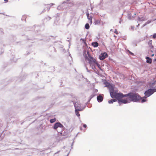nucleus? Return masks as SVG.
<instances>
[{
  "label": "nucleus",
  "instance_id": "1",
  "mask_svg": "<svg viewBox=\"0 0 156 156\" xmlns=\"http://www.w3.org/2000/svg\"><path fill=\"white\" fill-rule=\"evenodd\" d=\"M126 97L131 101L133 102H140L142 98L139 94L136 93L129 92L126 94Z\"/></svg>",
  "mask_w": 156,
  "mask_h": 156
},
{
  "label": "nucleus",
  "instance_id": "2",
  "mask_svg": "<svg viewBox=\"0 0 156 156\" xmlns=\"http://www.w3.org/2000/svg\"><path fill=\"white\" fill-rule=\"evenodd\" d=\"M87 53L89 58L87 56L86 51H84L83 52V55L86 59L89 61V63L92 69H93L95 67V64L96 65V60L93 57L91 56L89 51H87Z\"/></svg>",
  "mask_w": 156,
  "mask_h": 156
},
{
  "label": "nucleus",
  "instance_id": "3",
  "mask_svg": "<svg viewBox=\"0 0 156 156\" xmlns=\"http://www.w3.org/2000/svg\"><path fill=\"white\" fill-rule=\"evenodd\" d=\"M71 102L73 104L75 107V109H76H76H82V110H83L84 109L85 107H86L85 106L83 107H81V105L80 104L75 102L74 101H71Z\"/></svg>",
  "mask_w": 156,
  "mask_h": 156
},
{
  "label": "nucleus",
  "instance_id": "4",
  "mask_svg": "<svg viewBox=\"0 0 156 156\" xmlns=\"http://www.w3.org/2000/svg\"><path fill=\"white\" fill-rule=\"evenodd\" d=\"M53 128L54 129L56 130L58 128H62V129L64 128V127L60 122H58L54 124Z\"/></svg>",
  "mask_w": 156,
  "mask_h": 156
},
{
  "label": "nucleus",
  "instance_id": "5",
  "mask_svg": "<svg viewBox=\"0 0 156 156\" xmlns=\"http://www.w3.org/2000/svg\"><path fill=\"white\" fill-rule=\"evenodd\" d=\"M124 97H126V94H123L122 93H117L115 98L119 102V100H121L122 98Z\"/></svg>",
  "mask_w": 156,
  "mask_h": 156
},
{
  "label": "nucleus",
  "instance_id": "6",
  "mask_svg": "<svg viewBox=\"0 0 156 156\" xmlns=\"http://www.w3.org/2000/svg\"><path fill=\"white\" fill-rule=\"evenodd\" d=\"M70 0H67L66 1H65L63 2L60 5H59L57 7V9H58L60 10L61 9H64L65 8H66L67 7H63L64 5H66V6H67V5L68 4V3L69 2V1H70Z\"/></svg>",
  "mask_w": 156,
  "mask_h": 156
},
{
  "label": "nucleus",
  "instance_id": "7",
  "mask_svg": "<svg viewBox=\"0 0 156 156\" xmlns=\"http://www.w3.org/2000/svg\"><path fill=\"white\" fill-rule=\"evenodd\" d=\"M108 54L105 52L102 53L99 55V58L101 60H103L108 57Z\"/></svg>",
  "mask_w": 156,
  "mask_h": 156
},
{
  "label": "nucleus",
  "instance_id": "8",
  "mask_svg": "<svg viewBox=\"0 0 156 156\" xmlns=\"http://www.w3.org/2000/svg\"><path fill=\"white\" fill-rule=\"evenodd\" d=\"M111 90L112 91H110V95L111 97L112 98H115L117 93L115 91H114L113 87L111 89Z\"/></svg>",
  "mask_w": 156,
  "mask_h": 156
},
{
  "label": "nucleus",
  "instance_id": "9",
  "mask_svg": "<svg viewBox=\"0 0 156 156\" xmlns=\"http://www.w3.org/2000/svg\"><path fill=\"white\" fill-rule=\"evenodd\" d=\"M144 94L145 96L148 97L152 94L151 91L150 90V88L145 91Z\"/></svg>",
  "mask_w": 156,
  "mask_h": 156
},
{
  "label": "nucleus",
  "instance_id": "10",
  "mask_svg": "<svg viewBox=\"0 0 156 156\" xmlns=\"http://www.w3.org/2000/svg\"><path fill=\"white\" fill-rule=\"evenodd\" d=\"M130 102V101L127 99H122L121 100H119V103L120 104V103L124 104H127Z\"/></svg>",
  "mask_w": 156,
  "mask_h": 156
},
{
  "label": "nucleus",
  "instance_id": "11",
  "mask_svg": "<svg viewBox=\"0 0 156 156\" xmlns=\"http://www.w3.org/2000/svg\"><path fill=\"white\" fill-rule=\"evenodd\" d=\"M97 100L98 102H101L103 100V98L101 94H100L97 96Z\"/></svg>",
  "mask_w": 156,
  "mask_h": 156
},
{
  "label": "nucleus",
  "instance_id": "12",
  "mask_svg": "<svg viewBox=\"0 0 156 156\" xmlns=\"http://www.w3.org/2000/svg\"><path fill=\"white\" fill-rule=\"evenodd\" d=\"M145 58L146 59V62L149 64H151L152 62V60L151 58L149 57H146Z\"/></svg>",
  "mask_w": 156,
  "mask_h": 156
},
{
  "label": "nucleus",
  "instance_id": "13",
  "mask_svg": "<svg viewBox=\"0 0 156 156\" xmlns=\"http://www.w3.org/2000/svg\"><path fill=\"white\" fill-rule=\"evenodd\" d=\"M147 20L146 17L145 16H143L141 17H138V20L139 21H143Z\"/></svg>",
  "mask_w": 156,
  "mask_h": 156
},
{
  "label": "nucleus",
  "instance_id": "14",
  "mask_svg": "<svg viewBox=\"0 0 156 156\" xmlns=\"http://www.w3.org/2000/svg\"><path fill=\"white\" fill-rule=\"evenodd\" d=\"M104 83L105 85V87H107L109 88L111 87H112V86L111 85V84L109 82L107 81L105 82Z\"/></svg>",
  "mask_w": 156,
  "mask_h": 156
},
{
  "label": "nucleus",
  "instance_id": "15",
  "mask_svg": "<svg viewBox=\"0 0 156 156\" xmlns=\"http://www.w3.org/2000/svg\"><path fill=\"white\" fill-rule=\"evenodd\" d=\"M96 93H94V92H93V93H92V94L90 96V98H89V99L88 102H87V104L88 102H89L90 100H91V99L93 98L94 97V96H95L96 95Z\"/></svg>",
  "mask_w": 156,
  "mask_h": 156
},
{
  "label": "nucleus",
  "instance_id": "16",
  "mask_svg": "<svg viewBox=\"0 0 156 156\" xmlns=\"http://www.w3.org/2000/svg\"><path fill=\"white\" fill-rule=\"evenodd\" d=\"M86 15L87 17V19L90 20V23H92V17L91 16H90L89 13L88 12L86 13Z\"/></svg>",
  "mask_w": 156,
  "mask_h": 156
},
{
  "label": "nucleus",
  "instance_id": "17",
  "mask_svg": "<svg viewBox=\"0 0 156 156\" xmlns=\"http://www.w3.org/2000/svg\"><path fill=\"white\" fill-rule=\"evenodd\" d=\"M75 113L76 115L78 116L79 117L80 116V115L79 112V111H82V109H75Z\"/></svg>",
  "mask_w": 156,
  "mask_h": 156
},
{
  "label": "nucleus",
  "instance_id": "18",
  "mask_svg": "<svg viewBox=\"0 0 156 156\" xmlns=\"http://www.w3.org/2000/svg\"><path fill=\"white\" fill-rule=\"evenodd\" d=\"M92 45L94 48L98 47V43L96 41L93 42L92 43Z\"/></svg>",
  "mask_w": 156,
  "mask_h": 156
},
{
  "label": "nucleus",
  "instance_id": "19",
  "mask_svg": "<svg viewBox=\"0 0 156 156\" xmlns=\"http://www.w3.org/2000/svg\"><path fill=\"white\" fill-rule=\"evenodd\" d=\"M117 100L116 99H111L108 101V103L109 104H112L113 102H116Z\"/></svg>",
  "mask_w": 156,
  "mask_h": 156
},
{
  "label": "nucleus",
  "instance_id": "20",
  "mask_svg": "<svg viewBox=\"0 0 156 156\" xmlns=\"http://www.w3.org/2000/svg\"><path fill=\"white\" fill-rule=\"evenodd\" d=\"M60 133L62 136H66L67 135L68 133L67 132H65L64 131H62Z\"/></svg>",
  "mask_w": 156,
  "mask_h": 156
},
{
  "label": "nucleus",
  "instance_id": "21",
  "mask_svg": "<svg viewBox=\"0 0 156 156\" xmlns=\"http://www.w3.org/2000/svg\"><path fill=\"white\" fill-rule=\"evenodd\" d=\"M100 23V20H95L94 24L95 25H99Z\"/></svg>",
  "mask_w": 156,
  "mask_h": 156
},
{
  "label": "nucleus",
  "instance_id": "22",
  "mask_svg": "<svg viewBox=\"0 0 156 156\" xmlns=\"http://www.w3.org/2000/svg\"><path fill=\"white\" fill-rule=\"evenodd\" d=\"M54 5V4H53V3H51L49 5H47L48 6L46 7V8H47V9L48 10V11L49 10V9H50V8L51 7V6L53 5Z\"/></svg>",
  "mask_w": 156,
  "mask_h": 156
},
{
  "label": "nucleus",
  "instance_id": "23",
  "mask_svg": "<svg viewBox=\"0 0 156 156\" xmlns=\"http://www.w3.org/2000/svg\"><path fill=\"white\" fill-rule=\"evenodd\" d=\"M136 15V13H135L134 15L133 16H131V13L129 14L128 15V18L129 20H131L132 18H134L135 17V16Z\"/></svg>",
  "mask_w": 156,
  "mask_h": 156
},
{
  "label": "nucleus",
  "instance_id": "24",
  "mask_svg": "<svg viewBox=\"0 0 156 156\" xmlns=\"http://www.w3.org/2000/svg\"><path fill=\"white\" fill-rule=\"evenodd\" d=\"M96 65L98 66V68L100 69V70H101L102 72H103V70L101 68L100 65L97 62H96Z\"/></svg>",
  "mask_w": 156,
  "mask_h": 156
},
{
  "label": "nucleus",
  "instance_id": "25",
  "mask_svg": "<svg viewBox=\"0 0 156 156\" xmlns=\"http://www.w3.org/2000/svg\"><path fill=\"white\" fill-rule=\"evenodd\" d=\"M85 27L86 29H88L90 28V26L89 24L88 23H87L85 26Z\"/></svg>",
  "mask_w": 156,
  "mask_h": 156
},
{
  "label": "nucleus",
  "instance_id": "26",
  "mask_svg": "<svg viewBox=\"0 0 156 156\" xmlns=\"http://www.w3.org/2000/svg\"><path fill=\"white\" fill-rule=\"evenodd\" d=\"M26 17H27V16L26 15H23L21 18L22 20L26 21Z\"/></svg>",
  "mask_w": 156,
  "mask_h": 156
},
{
  "label": "nucleus",
  "instance_id": "27",
  "mask_svg": "<svg viewBox=\"0 0 156 156\" xmlns=\"http://www.w3.org/2000/svg\"><path fill=\"white\" fill-rule=\"evenodd\" d=\"M150 90H151V93L152 94H153L154 92H156V88H154V89H151L150 88Z\"/></svg>",
  "mask_w": 156,
  "mask_h": 156
},
{
  "label": "nucleus",
  "instance_id": "28",
  "mask_svg": "<svg viewBox=\"0 0 156 156\" xmlns=\"http://www.w3.org/2000/svg\"><path fill=\"white\" fill-rule=\"evenodd\" d=\"M51 19V18L48 16H46V17H45V18L44 19V20H47L48 21L50 20Z\"/></svg>",
  "mask_w": 156,
  "mask_h": 156
},
{
  "label": "nucleus",
  "instance_id": "29",
  "mask_svg": "<svg viewBox=\"0 0 156 156\" xmlns=\"http://www.w3.org/2000/svg\"><path fill=\"white\" fill-rule=\"evenodd\" d=\"M56 119L55 118L51 119L50 120V122L51 123H53L55 122Z\"/></svg>",
  "mask_w": 156,
  "mask_h": 156
},
{
  "label": "nucleus",
  "instance_id": "30",
  "mask_svg": "<svg viewBox=\"0 0 156 156\" xmlns=\"http://www.w3.org/2000/svg\"><path fill=\"white\" fill-rule=\"evenodd\" d=\"M151 21H152V20H149L145 23L147 25V24L150 23Z\"/></svg>",
  "mask_w": 156,
  "mask_h": 156
},
{
  "label": "nucleus",
  "instance_id": "31",
  "mask_svg": "<svg viewBox=\"0 0 156 156\" xmlns=\"http://www.w3.org/2000/svg\"><path fill=\"white\" fill-rule=\"evenodd\" d=\"M12 39L11 38H10V40L12 41H13L14 40H15L16 39V38L15 36H12Z\"/></svg>",
  "mask_w": 156,
  "mask_h": 156
},
{
  "label": "nucleus",
  "instance_id": "32",
  "mask_svg": "<svg viewBox=\"0 0 156 156\" xmlns=\"http://www.w3.org/2000/svg\"><path fill=\"white\" fill-rule=\"evenodd\" d=\"M3 34V29L2 28H0V34Z\"/></svg>",
  "mask_w": 156,
  "mask_h": 156
},
{
  "label": "nucleus",
  "instance_id": "33",
  "mask_svg": "<svg viewBox=\"0 0 156 156\" xmlns=\"http://www.w3.org/2000/svg\"><path fill=\"white\" fill-rule=\"evenodd\" d=\"M148 44L149 45L152 44V41L151 40H150L148 42Z\"/></svg>",
  "mask_w": 156,
  "mask_h": 156
},
{
  "label": "nucleus",
  "instance_id": "34",
  "mask_svg": "<svg viewBox=\"0 0 156 156\" xmlns=\"http://www.w3.org/2000/svg\"><path fill=\"white\" fill-rule=\"evenodd\" d=\"M141 102L142 103H144L147 101V100L146 99H142H142H141Z\"/></svg>",
  "mask_w": 156,
  "mask_h": 156
},
{
  "label": "nucleus",
  "instance_id": "35",
  "mask_svg": "<svg viewBox=\"0 0 156 156\" xmlns=\"http://www.w3.org/2000/svg\"><path fill=\"white\" fill-rule=\"evenodd\" d=\"M127 51L129 52V53L131 55H133V53L132 52H131L129 50H127Z\"/></svg>",
  "mask_w": 156,
  "mask_h": 156
},
{
  "label": "nucleus",
  "instance_id": "36",
  "mask_svg": "<svg viewBox=\"0 0 156 156\" xmlns=\"http://www.w3.org/2000/svg\"><path fill=\"white\" fill-rule=\"evenodd\" d=\"M151 49H153L154 48V46L152 44L149 45Z\"/></svg>",
  "mask_w": 156,
  "mask_h": 156
},
{
  "label": "nucleus",
  "instance_id": "37",
  "mask_svg": "<svg viewBox=\"0 0 156 156\" xmlns=\"http://www.w3.org/2000/svg\"><path fill=\"white\" fill-rule=\"evenodd\" d=\"M147 37H148V35H146V36H145L144 37V38H143V39L142 40H145V39L146 38H147Z\"/></svg>",
  "mask_w": 156,
  "mask_h": 156
},
{
  "label": "nucleus",
  "instance_id": "38",
  "mask_svg": "<svg viewBox=\"0 0 156 156\" xmlns=\"http://www.w3.org/2000/svg\"><path fill=\"white\" fill-rule=\"evenodd\" d=\"M152 37L153 38L155 39L156 37V33H154L153 34Z\"/></svg>",
  "mask_w": 156,
  "mask_h": 156
},
{
  "label": "nucleus",
  "instance_id": "39",
  "mask_svg": "<svg viewBox=\"0 0 156 156\" xmlns=\"http://www.w3.org/2000/svg\"><path fill=\"white\" fill-rule=\"evenodd\" d=\"M86 69L87 70V72L89 73H90L91 72V70H89L88 69L87 67L86 66Z\"/></svg>",
  "mask_w": 156,
  "mask_h": 156
},
{
  "label": "nucleus",
  "instance_id": "40",
  "mask_svg": "<svg viewBox=\"0 0 156 156\" xmlns=\"http://www.w3.org/2000/svg\"><path fill=\"white\" fill-rule=\"evenodd\" d=\"M131 29L133 31L134 30V26H132L131 27Z\"/></svg>",
  "mask_w": 156,
  "mask_h": 156
},
{
  "label": "nucleus",
  "instance_id": "41",
  "mask_svg": "<svg viewBox=\"0 0 156 156\" xmlns=\"http://www.w3.org/2000/svg\"><path fill=\"white\" fill-rule=\"evenodd\" d=\"M155 84V82H154L153 83H152V84H151V85L150 86V87H152V86H154Z\"/></svg>",
  "mask_w": 156,
  "mask_h": 156
},
{
  "label": "nucleus",
  "instance_id": "42",
  "mask_svg": "<svg viewBox=\"0 0 156 156\" xmlns=\"http://www.w3.org/2000/svg\"><path fill=\"white\" fill-rule=\"evenodd\" d=\"M114 33L117 34H118V32H117L116 29H115V31H114Z\"/></svg>",
  "mask_w": 156,
  "mask_h": 156
},
{
  "label": "nucleus",
  "instance_id": "43",
  "mask_svg": "<svg viewBox=\"0 0 156 156\" xmlns=\"http://www.w3.org/2000/svg\"><path fill=\"white\" fill-rule=\"evenodd\" d=\"M46 11V10L45 9H44L43 10V11H42V12H41L40 14H41V13H43L44 12H45Z\"/></svg>",
  "mask_w": 156,
  "mask_h": 156
},
{
  "label": "nucleus",
  "instance_id": "44",
  "mask_svg": "<svg viewBox=\"0 0 156 156\" xmlns=\"http://www.w3.org/2000/svg\"><path fill=\"white\" fill-rule=\"evenodd\" d=\"M83 126L84 128H86L87 127V125L86 124H83Z\"/></svg>",
  "mask_w": 156,
  "mask_h": 156
},
{
  "label": "nucleus",
  "instance_id": "45",
  "mask_svg": "<svg viewBox=\"0 0 156 156\" xmlns=\"http://www.w3.org/2000/svg\"><path fill=\"white\" fill-rule=\"evenodd\" d=\"M40 27L39 26H37V27H35V29L34 30H35V29H37L39 28Z\"/></svg>",
  "mask_w": 156,
  "mask_h": 156
},
{
  "label": "nucleus",
  "instance_id": "46",
  "mask_svg": "<svg viewBox=\"0 0 156 156\" xmlns=\"http://www.w3.org/2000/svg\"><path fill=\"white\" fill-rule=\"evenodd\" d=\"M146 25H147V24L145 23L142 26V28H143V27H144Z\"/></svg>",
  "mask_w": 156,
  "mask_h": 156
},
{
  "label": "nucleus",
  "instance_id": "47",
  "mask_svg": "<svg viewBox=\"0 0 156 156\" xmlns=\"http://www.w3.org/2000/svg\"><path fill=\"white\" fill-rule=\"evenodd\" d=\"M94 90V93H97L98 91V90L97 89H95V90Z\"/></svg>",
  "mask_w": 156,
  "mask_h": 156
},
{
  "label": "nucleus",
  "instance_id": "48",
  "mask_svg": "<svg viewBox=\"0 0 156 156\" xmlns=\"http://www.w3.org/2000/svg\"><path fill=\"white\" fill-rule=\"evenodd\" d=\"M95 71H96V70H97L96 68L95 67L93 69H92Z\"/></svg>",
  "mask_w": 156,
  "mask_h": 156
},
{
  "label": "nucleus",
  "instance_id": "49",
  "mask_svg": "<svg viewBox=\"0 0 156 156\" xmlns=\"http://www.w3.org/2000/svg\"><path fill=\"white\" fill-rule=\"evenodd\" d=\"M147 97L145 95V96H144V98H147V97Z\"/></svg>",
  "mask_w": 156,
  "mask_h": 156
},
{
  "label": "nucleus",
  "instance_id": "50",
  "mask_svg": "<svg viewBox=\"0 0 156 156\" xmlns=\"http://www.w3.org/2000/svg\"><path fill=\"white\" fill-rule=\"evenodd\" d=\"M69 56L70 57H71V58H72V57H71V54H70V53H69Z\"/></svg>",
  "mask_w": 156,
  "mask_h": 156
},
{
  "label": "nucleus",
  "instance_id": "51",
  "mask_svg": "<svg viewBox=\"0 0 156 156\" xmlns=\"http://www.w3.org/2000/svg\"><path fill=\"white\" fill-rule=\"evenodd\" d=\"M121 21H122V20H121V19H120V20L119 22L120 23H121Z\"/></svg>",
  "mask_w": 156,
  "mask_h": 156
},
{
  "label": "nucleus",
  "instance_id": "52",
  "mask_svg": "<svg viewBox=\"0 0 156 156\" xmlns=\"http://www.w3.org/2000/svg\"><path fill=\"white\" fill-rule=\"evenodd\" d=\"M4 1L5 2H7L8 1V0H4Z\"/></svg>",
  "mask_w": 156,
  "mask_h": 156
},
{
  "label": "nucleus",
  "instance_id": "53",
  "mask_svg": "<svg viewBox=\"0 0 156 156\" xmlns=\"http://www.w3.org/2000/svg\"><path fill=\"white\" fill-rule=\"evenodd\" d=\"M154 55V54H152V55H151V57H153V56Z\"/></svg>",
  "mask_w": 156,
  "mask_h": 156
},
{
  "label": "nucleus",
  "instance_id": "54",
  "mask_svg": "<svg viewBox=\"0 0 156 156\" xmlns=\"http://www.w3.org/2000/svg\"><path fill=\"white\" fill-rule=\"evenodd\" d=\"M140 24H138L136 26V27H138L139 26Z\"/></svg>",
  "mask_w": 156,
  "mask_h": 156
},
{
  "label": "nucleus",
  "instance_id": "55",
  "mask_svg": "<svg viewBox=\"0 0 156 156\" xmlns=\"http://www.w3.org/2000/svg\"><path fill=\"white\" fill-rule=\"evenodd\" d=\"M154 61H155L156 62V58L154 59Z\"/></svg>",
  "mask_w": 156,
  "mask_h": 156
},
{
  "label": "nucleus",
  "instance_id": "56",
  "mask_svg": "<svg viewBox=\"0 0 156 156\" xmlns=\"http://www.w3.org/2000/svg\"><path fill=\"white\" fill-rule=\"evenodd\" d=\"M151 51V52H153V50H151V51Z\"/></svg>",
  "mask_w": 156,
  "mask_h": 156
},
{
  "label": "nucleus",
  "instance_id": "57",
  "mask_svg": "<svg viewBox=\"0 0 156 156\" xmlns=\"http://www.w3.org/2000/svg\"><path fill=\"white\" fill-rule=\"evenodd\" d=\"M11 61H12H12H13H13H13V59H11Z\"/></svg>",
  "mask_w": 156,
  "mask_h": 156
},
{
  "label": "nucleus",
  "instance_id": "58",
  "mask_svg": "<svg viewBox=\"0 0 156 156\" xmlns=\"http://www.w3.org/2000/svg\"><path fill=\"white\" fill-rule=\"evenodd\" d=\"M73 143H74V142H73H73L72 144V146L73 145Z\"/></svg>",
  "mask_w": 156,
  "mask_h": 156
},
{
  "label": "nucleus",
  "instance_id": "59",
  "mask_svg": "<svg viewBox=\"0 0 156 156\" xmlns=\"http://www.w3.org/2000/svg\"><path fill=\"white\" fill-rule=\"evenodd\" d=\"M154 82H155V83H156V80L154 81Z\"/></svg>",
  "mask_w": 156,
  "mask_h": 156
},
{
  "label": "nucleus",
  "instance_id": "60",
  "mask_svg": "<svg viewBox=\"0 0 156 156\" xmlns=\"http://www.w3.org/2000/svg\"><path fill=\"white\" fill-rule=\"evenodd\" d=\"M67 41H68V42H70V41H69V40H67Z\"/></svg>",
  "mask_w": 156,
  "mask_h": 156
},
{
  "label": "nucleus",
  "instance_id": "61",
  "mask_svg": "<svg viewBox=\"0 0 156 156\" xmlns=\"http://www.w3.org/2000/svg\"><path fill=\"white\" fill-rule=\"evenodd\" d=\"M2 51H4V50H3V49H2Z\"/></svg>",
  "mask_w": 156,
  "mask_h": 156
},
{
  "label": "nucleus",
  "instance_id": "62",
  "mask_svg": "<svg viewBox=\"0 0 156 156\" xmlns=\"http://www.w3.org/2000/svg\"><path fill=\"white\" fill-rule=\"evenodd\" d=\"M80 129H82V128H81V127H80Z\"/></svg>",
  "mask_w": 156,
  "mask_h": 156
},
{
  "label": "nucleus",
  "instance_id": "63",
  "mask_svg": "<svg viewBox=\"0 0 156 156\" xmlns=\"http://www.w3.org/2000/svg\"><path fill=\"white\" fill-rule=\"evenodd\" d=\"M37 76H38V74H37Z\"/></svg>",
  "mask_w": 156,
  "mask_h": 156
},
{
  "label": "nucleus",
  "instance_id": "64",
  "mask_svg": "<svg viewBox=\"0 0 156 156\" xmlns=\"http://www.w3.org/2000/svg\"><path fill=\"white\" fill-rule=\"evenodd\" d=\"M67 39H69V38L68 37V38H67Z\"/></svg>",
  "mask_w": 156,
  "mask_h": 156
}]
</instances>
